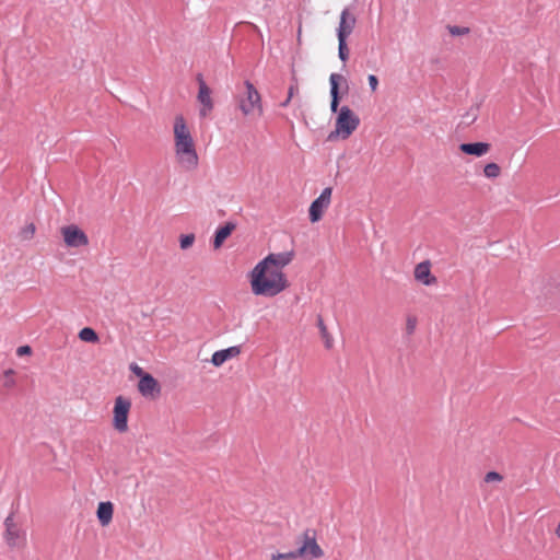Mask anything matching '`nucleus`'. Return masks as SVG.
<instances>
[{"mask_svg": "<svg viewBox=\"0 0 560 560\" xmlns=\"http://www.w3.org/2000/svg\"><path fill=\"white\" fill-rule=\"evenodd\" d=\"M293 258V252L270 253L257 262L248 275L252 293L273 298L285 291L290 283L283 269Z\"/></svg>", "mask_w": 560, "mask_h": 560, "instance_id": "1", "label": "nucleus"}, {"mask_svg": "<svg viewBox=\"0 0 560 560\" xmlns=\"http://www.w3.org/2000/svg\"><path fill=\"white\" fill-rule=\"evenodd\" d=\"M173 149L176 164L187 172L197 170L199 155L190 126L183 115H176L173 120Z\"/></svg>", "mask_w": 560, "mask_h": 560, "instance_id": "2", "label": "nucleus"}, {"mask_svg": "<svg viewBox=\"0 0 560 560\" xmlns=\"http://www.w3.org/2000/svg\"><path fill=\"white\" fill-rule=\"evenodd\" d=\"M359 116L348 106H342L335 121V129L329 133L328 140L348 139L359 127Z\"/></svg>", "mask_w": 560, "mask_h": 560, "instance_id": "3", "label": "nucleus"}, {"mask_svg": "<svg viewBox=\"0 0 560 560\" xmlns=\"http://www.w3.org/2000/svg\"><path fill=\"white\" fill-rule=\"evenodd\" d=\"M299 548L295 555L305 560H315L324 556V550L317 542L316 532L314 529H305L298 538Z\"/></svg>", "mask_w": 560, "mask_h": 560, "instance_id": "4", "label": "nucleus"}, {"mask_svg": "<svg viewBox=\"0 0 560 560\" xmlns=\"http://www.w3.org/2000/svg\"><path fill=\"white\" fill-rule=\"evenodd\" d=\"M245 92L237 97L238 108L244 116H260L262 114L261 97L249 81L244 83Z\"/></svg>", "mask_w": 560, "mask_h": 560, "instance_id": "5", "label": "nucleus"}, {"mask_svg": "<svg viewBox=\"0 0 560 560\" xmlns=\"http://www.w3.org/2000/svg\"><path fill=\"white\" fill-rule=\"evenodd\" d=\"M131 410V400L125 396H117L113 407V429L122 434L129 430L128 419Z\"/></svg>", "mask_w": 560, "mask_h": 560, "instance_id": "6", "label": "nucleus"}, {"mask_svg": "<svg viewBox=\"0 0 560 560\" xmlns=\"http://www.w3.org/2000/svg\"><path fill=\"white\" fill-rule=\"evenodd\" d=\"M5 530L3 538L12 549H22L26 546V532L9 515L4 521Z\"/></svg>", "mask_w": 560, "mask_h": 560, "instance_id": "7", "label": "nucleus"}, {"mask_svg": "<svg viewBox=\"0 0 560 560\" xmlns=\"http://www.w3.org/2000/svg\"><path fill=\"white\" fill-rule=\"evenodd\" d=\"M66 247L79 248L89 245V237L85 232L75 224L65 225L60 229Z\"/></svg>", "mask_w": 560, "mask_h": 560, "instance_id": "8", "label": "nucleus"}, {"mask_svg": "<svg viewBox=\"0 0 560 560\" xmlns=\"http://www.w3.org/2000/svg\"><path fill=\"white\" fill-rule=\"evenodd\" d=\"M332 188L326 187L310 207L308 214L312 223L318 222L331 202Z\"/></svg>", "mask_w": 560, "mask_h": 560, "instance_id": "9", "label": "nucleus"}, {"mask_svg": "<svg viewBox=\"0 0 560 560\" xmlns=\"http://www.w3.org/2000/svg\"><path fill=\"white\" fill-rule=\"evenodd\" d=\"M198 82V94L197 100L201 107L199 109V116L205 118L210 115L214 107L213 100L211 97V89L207 85L201 74L197 75Z\"/></svg>", "mask_w": 560, "mask_h": 560, "instance_id": "10", "label": "nucleus"}, {"mask_svg": "<svg viewBox=\"0 0 560 560\" xmlns=\"http://www.w3.org/2000/svg\"><path fill=\"white\" fill-rule=\"evenodd\" d=\"M431 262L429 260L421 261L413 269L415 280L425 287H432L438 283V278L431 271Z\"/></svg>", "mask_w": 560, "mask_h": 560, "instance_id": "11", "label": "nucleus"}, {"mask_svg": "<svg viewBox=\"0 0 560 560\" xmlns=\"http://www.w3.org/2000/svg\"><path fill=\"white\" fill-rule=\"evenodd\" d=\"M357 19L348 8L340 13V21L337 28L338 39H347L355 27Z\"/></svg>", "mask_w": 560, "mask_h": 560, "instance_id": "12", "label": "nucleus"}, {"mask_svg": "<svg viewBox=\"0 0 560 560\" xmlns=\"http://www.w3.org/2000/svg\"><path fill=\"white\" fill-rule=\"evenodd\" d=\"M138 390L143 397L156 398L161 394V386L151 374H148L139 380Z\"/></svg>", "mask_w": 560, "mask_h": 560, "instance_id": "13", "label": "nucleus"}, {"mask_svg": "<svg viewBox=\"0 0 560 560\" xmlns=\"http://www.w3.org/2000/svg\"><path fill=\"white\" fill-rule=\"evenodd\" d=\"M241 354V347L233 346L223 350L215 351L211 357V363L219 368L226 361L237 358Z\"/></svg>", "mask_w": 560, "mask_h": 560, "instance_id": "14", "label": "nucleus"}, {"mask_svg": "<svg viewBox=\"0 0 560 560\" xmlns=\"http://www.w3.org/2000/svg\"><path fill=\"white\" fill-rule=\"evenodd\" d=\"M490 149L491 144L488 142L462 143L459 145L460 152L477 158L488 154Z\"/></svg>", "mask_w": 560, "mask_h": 560, "instance_id": "15", "label": "nucleus"}, {"mask_svg": "<svg viewBox=\"0 0 560 560\" xmlns=\"http://www.w3.org/2000/svg\"><path fill=\"white\" fill-rule=\"evenodd\" d=\"M343 80L341 74L338 73H331L329 77V83H330V96H331V103H330V109L331 112L336 113L338 110L339 105V82Z\"/></svg>", "mask_w": 560, "mask_h": 560, "instance_id": "16", "label": "nucleus"}, {"mask_svg": "<svg viewBox=\"0 0 560 560\" xmlns=\"http://www.w3.org/2000/svg\"><path fill=\"white\" fill-rule=\"evenodd\" d=\"M114 506L112 502H101L97 506V518L103 526H107L113 518Z\"/></svg>", "mask_w": 560, "mask_h": 560, "instance_id": "17", "label": "nucleus"}, {"mask_svg": "<svg viewBox=\"0 0 560 560\" xmlns=\"http://www.w3.org/2000/svg\"><path fill=\"white\" fill-rule=\"evenodd\" d=\"M234 229H235L234 224L226 223L225 225L219 228L215 231V235H214V240H213L214 249H219L223 245V243L232 234Z\"/></svg>", "mask_w": 560, "mask_h": 560, "instance_id": "18", "label": "nucleus"}, {"mask_svg": "<svg viewBox=\"0 0 560 560\" xmlns=\"http://www.w3.org/2000/svg\"><path fill=\"white\" fill-rule=\"evenodd\" d=\"M317 327L319 329V334L323 339L325 348L331 349L334 347V338L331 334L328 331V328L320 316L317 318Z\"/></svg>", "mask_w": 560, "mask_h": 560, "instance_id": "19", "label": "nucleus"}, {"mask_svg": "<svg viewBox=\"0 0 560 560\" xmlns=\"http://www.w3.org/2000/svg\"><path fill=\"white\" fill-rule=\"evenodd\" d=\"M483 176L488 179H495L498 178L501 173H502V170H501V166L494 162H490V163H487L485 166H483Z\"/></svg>", "mask_w": 560, "mask_h": 560, "instance_id": "20", "label": "nucleus"}, {"mask_svg": "<svg viewBox=\"0 0 560 560\" xmlns=\"http://www.w3.org/2000/svg\"><path fill=\"white\" fill-rule=\"evenodd\" d=\"M80 340L84 342L96 343L98 342V336L93 328L84 327L79 331Z\"/></svg>", "mask_w": 560, "mask_h": 560, "instance_id": "21", "label": "nucleus"}, {"mask_svg": "<svg viewBox=\"0 0 560 560\" xmlns=\"http://www.w3.org/2000/svg\"><path fill=\"white\" fill-rule=\"evenodd\" d=\"M15 372L12 369L5 370L2 374L3 376V386L8 389H11L15 386L16 381L14 378Z\"/></svg>", "mask_w": 560, "mask_h": 560, "instance_id": "22", "label": "nucleus"}, {"mask_svg": "<svg viewBox=\"0 0 560 560\" xmlns=\"http://www.w3.org/2000/svg\"><path fill=\"white\" fill-rule=\"evenodd\" d=\"M36 226L33 222L27 223L25 226L22 228L20 235L22 240L28 241L32 240L35 235Z\"/></svg>", "mask_w": 560, "mask_h": 560, "instance_id": "23", "label": "nucleus"}, {"mask_svg": "<svg viewBox=\"0 0 560 560\" xmlns=\"http://www.w3.org/2000/svg\"><path fill=\"white\" fill-rule=\"evenodd\" d=\"M270 560H298V557L295 555V551H288V552H272L270 555Z\"/></svg>", "mask_w": 560, "mask_h": 560, "instance_id": "24", "label": "nucleus"}, {"mask_svg": "<svg viewBox=\"0 0 560 560\" xmlns=\"http://www.w3.org/2000/svg\"><path fill=\"white\" fill-rule=\"evenodd\" d=\"M338 55L341 61L346 62L349 58V49L347 39H338Z\"/></svg>", "mask_w": 560, "mask_h": 560, "instance_id": "25", "label": "nucleus"}, {"mask_svg": "<svg viewBox=\"0 0 560 560\" xmlns=\"http://www.w3.org/2000/svg\"><path fill=\"white\" fill-rule=\"evenodd\" d=\"M195 242V235L194 234H185L180 235L179 237V246L182 249H188L192 246Z\"/></svg>", "mask_w": 560, "mask_h": 560, "instance_id": "26", "label": "nucleus"}, {"mask_svg": "<svg viewBox=\"0 0 560 560\" xmlns=\"http://www.w3.org/2000/svg\"><path fill=\"white\" fill-rule=\"evenodd\" d=\"M502 480H503L502 475H500L497 471H489V472H487L485 475V481L487 483H490V482H501Z\"/></svg>", "mask_w": 560, "mask_h": 560, "instance_id": "27", "label": "nucleus"}, {"mask_svg": "<svg viewBox=\"0 0 560 560\" xmlns=\"http://www.w3.org/2000/svg\"><path fill=\"white\" fill-rule=\"evenodd\" d=\"M294 82H296V78H293ZM299 91L298 89V84L294 83L292 84L290 88H289V91H288V97L287 100L281 104V106L285 107L289 105V103L291 102L292 97L294 96V94Z\"/></svg>", "mask_w": 560, "mask_h": 560, "instance_id": "28", "label": "nucleus"}, {"mask_svg": "<svg viewBox=\"0 0 560 560\" xmlns=\"http://www.w3.org/2000/svg\"><path fill=\"white\" fill-rule=\"evenodd\" d=\"M448 32L453 35V36H462V35H466L469 33V28L467 27H460V26H450L448 27Z\"/></svg>", "mask_w": 560, "mask_h": 560, "instance_id": "29", "label": "nucleus"}, {"mask_svg": "<svg viewBox=\"0 0 560 560\" xmlns=\"http://www.w3.org/2000/svg\"><path fill=\"white\" fill-rule=\"evenodd\" d=\"M417 326V318L415 316H409L406 319V331L407 334L411 335L413 334Z\"/></svg>", "mask_w": 560, "mask_h": 560, "instance_id": "30", "label": "nucleus"}, {"mask_svg": "<svg viewBox=\"0 0 560 560\" xmlns=\"http://www.w3.org/2000/svg\"><path fill=\"white\" fill-rule=\"evenodd\" d=\"M130 371L138 376L140 380H142V376L148 375L149 373L144 372L141 366H139L136 363L130 364Z\"/></svg>", "mask_w": 560, "mask_h": 560, "instance_id": "31", "label": "nucleus"}, {"mask_svg": "<svg viewBox=\"0 0 560 560\" xmlns=\"http://www.w3.org/2000/svg\"><path fill=\"white\" fill-rule=\"evenodd\" d=\"M368 82L372 92H375L378 88V79L374 74L368 77Z\"/></svg>", "mask_w": 560, "mask_h": 560, "instance_id": "32", "label": "nucleus"}, {"mask_svg": "<svg viewBox=\"0 0 560 560\" xmlns=\"http://www.w3.org/2000/svg\"><path fill=\"white\" fill-rule=\"evenodd\" d=\"M32 353V348L30 346H21L16 349V354L19 357L30 355Z\"/></svg>", "mask_w": 560, "mask_h": 560, "instance_id": "33", "label": "nucleus"}, {"mask_svg": "<svg viewBox=\"0 0 560 560\" xmlns=\"http://www.w3.org/2000/svg\"><path fill=\"white\" fill-rule=\"evenodd\" d=\"M556 535L560 538V523L558 524L556 528Z\"/></svg>", "mask_w": 560, "mask_h": 560, "instance_id": "34", "label": "nucleus"}, {"mask_svg": "<svg viewBox=\"0 0 560 560\" xmlns=\"http://www.w3.org/2000/svg\"><path fill=\"white\" fill-rule=\"evenodd\" d=\"M300 35H301V30L299 31V37H298V40H301Z\"/></svg>", "mask_w": 560, "mask_h": 560, "instance_id": "35", "label": "nucleus"}]
</instances>
